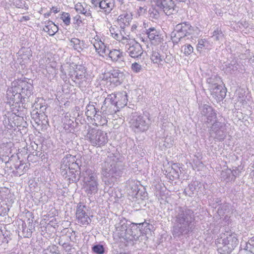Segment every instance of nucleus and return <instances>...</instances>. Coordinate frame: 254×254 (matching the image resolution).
<instances>
[{"label": "nucleus", "mask_w": 254, "mask_h": 254, "mask_svg": "<svg viewBox=\"0 0 254 254\" xmlns=\"http://www.w3.org/2000/svg\"><path fill=\"white\" fill-rule=\"evenodd\" d=\"M116 228L119 237L126 242L128 229L125 222L124 221H121L116 225Z\"/></svg>", "instance_id": "nucleus-13"}, {"label": "nucleus", "mask_w": 254, "mask_h": 254, "mask_svg": "<svg viewBox=\"0 0 254 254\" xmlns=\"http://www.w3.org/2000/svg\"><path fill=\"white\" fill-rule=\"evenodd\" d=\"M132 128L136 132L144 131L148 128V124L146 122L142 116L133 117L131 120Z\"/></svg>", "instance_id": "nucleus-10"}, {"label": "nucleus", "mask_w": 254, "mask_h": 254, "mask_svg": "<svg viewBox=\"0 0 254 254\" xmlns=\"http://www.w3.org/2000/svg\"><path fill=\"white\" fill-rule=\"evenodd\" d=\"M156 7L167 15L178 11V8L173 0H154Z\"/></svg>", "instance_id": "nucleus-5"}, {"label": "nucleus", "mask_w": 254, "mask_h": 254, "mask_svg": "<svg viewBox=\"0 0 254 254\" xmlns=\"http://www.w3.org/2000/svg\"><path fill=\"white\" fill-rule=\"evenodd\" d=\"M23 97L22 95H21V93H18L17 91H16V89H15V96H14V97H15V99L16 100H18V102L20 101V99L21 98Z\"/></svg>", "instance_id": "nucleus-51"}, {"label": "nucleus", "mask_w": 254, "mask_h": 254, "mask_svg": "<svg viewBox=\"0 0 254 254\" xmlns=\"http://www.w3.org/2000/svg\"><path fill=\"white\" fill-rule=\"evenodd\" d=\"M73 123V122L72 121H71V120H69L68 121V125H72V124Z\"/></svg>", "instance_id": "nucleus-63"}, {"label": "nucleus", "mask_w": 254, "mask_h": 254, "mask_svg": "<svg viewBox=\"0 0 254 254\" xmlns=\"http://www.w3.org/2000/svg\"><path fill=\"white\" fill-rule=\"evenodd\" d=\"M228 209V206L226 204H221L219 206L217 212L220 216H223Z\"/></svg>", "instance_id": "nucleus-40"}, {"label": "nucleus", "mask_w": 254, "mask_h": 254, "mask_svg": "<svg viewBox=\"0 0 254 254\" xmlns=\"http://www.w3.org/2000/svg\"><path fill=\"white\" fill-rule=\"evenodd\" d=\"M19 85L21 87L20 93L23 97H29L31 95L33 90V86L31 84L22 81Z\"/></svg>", "instance_id": "nucleus-17"}, {"label": "nucleus", "mask_w": 254, "mask_h": 254, "mask_svg": "<svg viewBox=\"0 0 254 254\" xmlns=\"http://www.w3.org/2000/svg\"><path fill=\"white\" fill-rule=\"evenodd\" d=\"M128 46L127 52L129 55L133 58L140 57L143 53V50L140 44L134 40L127 41L126 44Z\"/></svg>", "instance_id": "nucleus-8"}, {"label": "nucleus", "mask_w": 254, "mask_h": 254, "mask_svg": "<svg viewBox=\"0 0 254 254\" xmlns=\"http://www.w3.org/2000/svg\"><path fill=\"white\" fill-rule=\"evenodd\" d=\"M50 15H51L50 12H48V13H46L44 14V16L45 17H48L49 16H50Z\"/></svg>", "instance_id": "nucleus-62"}, {"label": "nucleus", "mask_w": 254, "mask_h": 254, "mask_svg": "<svg viewBox=\"0 0 254 254\" xmlns=\"http://www.w3.org/2000/svg\"><path fill=\"white\" fill-rule=\"evenodd\" d=\"M83 10H82L81 14H84L87 17H91V11L90 10V6L87 5L86 3H84Z\"/></svg>", "instance_id": "nucleus-42"}, {"label": "nucleus", "mask_w": 254, "mask_h": 254, "mask_svg": "<svg viewBox=\"0 0 254 254\" xmlns=\"http://www.w3.org/2000/svg\"><path fill=\"white\" fill-rule=\"evenodd\" d=\"M184 50V53L186 56L190 55L193 51V47L190 44H186L182 47Z\"/></svg>", "instance_id": "nucleus-39"}, {"label": "nucleus", "mask_w": 254, "mask_h": 254, "mask_svg": "<svg viewBox=\"0 0 254 254\" xmlns=\"http://www.w3.org/2000/svg\"><path fill=\"white\" fill-rule=\"evenodd\" d=\"M200 109L201 115L205 116L209 114V113L213 110L211 107L206 104L202 106Z\"/></svg>", "instance_id": "nucleus-38"}, {"label": "nucleus", "mask_w": 254, "mask_h": 254, "mask_svg": "<svg viewBox=\"0 0 254 254\" xmlns=\"http://www.w3.org/2000/svg\"><path fill=\"white\" fill-rule=\"evenodd\" d=\"M132 15L130 14L124 13L121 14L118 18L117 22L120 28L124 29V27L129 28L130 22L132 20Z\"/></svg>", "instance_id": "nucleus-15"}, {"label": "nucleus", "mask_w": 254, "mask_h": 254, "mask_svg": "<svg viewBox=\"0 0 254 254\" xmlns=\"http://www.w3.org/2000/svg\"><path fill=\"white\" fill-rule=\"evenodd\" d=\"M0 242L2 243H8V240L5 237H4V235H2V236H0Z\"/></svg>", "instance_id": "nucleus-54"}, {"label": "nucleus", "mask_w": 254, "mask_h": 254, "mask_svg": "<svg viewBox=\"0 0 254 254\" xmlns=\"http://www.w3.org/2000/svg\"><path fill=\"white\" fill-rule=\"evenodd\" d=\"M30 19V17L28 16H23L21 17L20 21L22 22L23 21H28Z\"/></svg>", "instance_id": "nucleus-56"}, {"label": "nucleus", "mask_w": 254, "mask_h": 254, "mask_svg": "<svg viewBox=\"0 0 254 254\" xmlns=\"http://www.w3.org/2000/svg\"><path fill=\"white\" fill-rule=\"evenodd\" d=\"M194 215L190 209L179 207L174 218L172 233L174 237L188 235L194 229Z\"/></svg>", "instance_id": "nucleus-1"}, {"label": "nucleus", "mask_w": 254, "mask_h": 254, "mask_svg": "<svg viewBox=\"0 0 254 254\" xmlns=\"http://www.w3.org/2000/svg\"><path fill=\"white\" fill-rule=\"evenodd\" d=\"M228 68L230 69V73H234L235 71L237 70L238 68L237 67V65L234 64H231L230 66L228 67Z\"/></svg>", "instance_id": "nucleus-48"}, {"label": "nucleus", "mask_w": 254, "mask_h": 254, "mask_svg": "<svg viewBox=\"0 0 254 254\" xmlns=\"http://www.w3.org/2000/svg\"><path fill=\"white\" fill-rule=\"evenodd\" d=\"M86 191L89 196L95 194L97 192L98 190L97 181L86 182Z\"/></svg>", "instance_id": "nucleus-22"}, {"label": "nucleus", "mask_w": 254, "mask_h": 254, "mask_svg": "<svg viewBox=\"0 0 254 254\" xmlns=\"http://www.w3.org/2000/svg\"><path fill=\"white\" fill-rule=\"evenodd\" d=\"M225 124L220 122H216L212 125L210 133L212 137L219 141H222L225 137Z\"/></svg>", "instance_id": "nucleus-7"}, {"label": "nucleus", "mask_w": 254, "mask_h": 254, "mask_svg": "<svg viewBox=\"0 0 254 254\" xmlns=\"http://www.w3.org/2000/svg\"><path fill=\"white\" fill-rule=\"evenodd\" d=\"M76 217L78 223L82 225L87 226L91 222V219L86 212L85 205L78 204L76 210Z\"/></svg>", "instance_id": "nucleus-9"}, {"label": "nucleus", "mask_w": 254, "mask_h": 254, "mask_svg": "<svg viewBox=\"0 0 254 254\" xmlns=\"http://www.w3.org/2000/svg\"><path fill=\"white\" fill-rule=\"evenodd\" d=\"M208 46L207 41L205 39H200L198 41L196 47L197 51L201 52L203 48H207Z\"/></svg>", "instance_id": "nucleus-33"}, {"label": "nucleus", "mask_w": 254, "mask_h": 254, "mask_svg": "<svg viewBox=\"0 0 254 254\" xmlns=\"http://www.w3.org/2000/svg\"><path fill=\"white\" fill-rule=\"evenodd\" d=\"M217 78L215 77H211L210 78H208L207 79V82L209 84V86H214L215 85H217V83L216 82Z\"/></svg>", "instance_id": "nucleus-45"}, {"label": "nucleus", "mask_w": 254, "mask_h": 254, "mask_svg": "<svg viewBox=\"0 0 254 254\" xmlns=\"http://www.w3.org/2000/svg\"><path fill=\"white\" fill-rule=\"evenodd\" d=\"M253 242V240H251L249 241V243L247 244V246H246V247H247V250H248V249H250V248L249 247V245H250V246H252L251 245V243H252Z\"/></svg>", "instance_id": "nucleus-60"}, {"label": "nucleus", "mask_w": 254, "mask_h": 254, "mask_svg": "<svg viewBox=\"0 0 254 254\" xmlns=\"http://www.w3.org/2000/svg\"><path fill=\"white\" fill-rule=\"evenodd\" d=\"M69 45L78 52H80L85 48L84 42L76 38H73L70 40Z\"/></svg>", "instance_id": "nucleus-24"}, {"label": "nucleus", "mask_w": 254, "mask_h": 254, "mask_svg": "<svg viewBox=\"0 0 254 254\" xmlns=\"http://www.w3.org/2000/svg\"><path fill=\"white\" fill-rule=\"evenodd\" d=\"M61 18L66 25H69L70 24V16L68 13L63 12L61 15Z\"/></svg>", "instance_id": "nucleus-36"}, {"label": "nucleus", "mask_w": 254, "mask_h": 254, "mask_svg": "<svg viewBox=\"0 0 254 254\" xmlns=\"http://www.w3.org/2000/svg\"><path fill=\"white\" fill-rule=\"evenodd\" d=\"M141 232L137 226V224L133 223L130 228L128 229V235L126 242L129 244H133L134 241H137L141 236Z\"/></svg>", "instance_id": "nucleus-11"}, {"label": "nucleus", "mask_w": 254, "mask_h": 254, "mask_svg": "<svg viewBox=\"0 0 254 254\" xmlns=\"http://www.w3.org/2000/svg\"><path fill=\"white\" fill-rule=\"evenodd\" d=\"M82 174L84 178H87L86 182L97 181V175L92 170L86 169L85 171L83 172Z\"/></svg>", "instance_id": "nucleus-27"}, {"label": "nucleus", "mask_w": 254, "mask_h": 254, "mask_svg": "<svg viewBox=\"0 0 254 254\" xmlns=\"http://www.w3.org/2000/svg\"><path fill=\"white\" fill-rule=\"evenodd\" d=\"M74 157L71 155H66L64 157L62 161L61 166V171L69 169L71 162H73V161H74Z\"/></svg>", "instance_id": "nucleus-25"}, {"label": "nucleus", "mask_w": 254, "mask_h": 254, "mask_svg": "<svg viewBox=\"0 0 254 254\" xmlns=\"http://www.w3.org/2000/svg\"><path fill=\"white\" fill-rule=\"evenodd\" d=\"M122 73L118 72V70H114L111 73V75L113 76L114 78H119L120 75H121Z\"/></svg>", "instance_id": "nucleus-53"}, {"label": "nucleus", "mask_w": 254, "mask_h": 254, "mask_svg": "<svg viewBox=\"0 0 254 254\" xmlns=\"http://www.w3.org/2000/svg\"><path fill=\"white\" fill-rule=\"evenodd\" d=\"M105 102H109L111 103L112 105H115L117 107V93L116 94H112L108 96V97L105 99Z\"/></svg>", "instance_id": "nucleus-35"}, {"label": "nucleus", "mask_w": 254, "mask_h": 254, "mask_svg": "<svg viewBox=\"0 0 254 254\" xmlns=\"http://www.w3.org/2000/svg\"><path fill=\"white\" fill-rule=\"evenodd\" d=\"M125 169L124 164L114 154L108 156L102 165L103 181L106 185H111Z\"/></svg>", "instance_id": "nucleus-2"}, {"label": "nucleus", "mask_w": 254, "mask_h": 254, "mask_svg": "<svg viewBox=\"0 0 254 254\" xmlns=\"http://www.w3.org/2000/svg\"><path fill=\"white\" fill-rule=\"evenodd\" d=\"M209 88L212 94L215 95L218 98H224L226 95L225 89L218 84L213 87L210 86Z\"/></svg>", "instance_id": "nucleus-21"}, {"label": "nucleus", "mask_w": 254, "mask_h": 254, "mask_svg": "<svg viewBox=\"0 0 254 254\" xmlns=\"http://www.w3.org/2000/svg\"><path fill=\"white\" fill-rule=\"evenodd\" d=\"M108 52H108L107 55L112 61H124V57L123 53L120 50L113 49L112 50H109Z\"/></svg>", "instance_id": "nucleus-19"}, {"label": "nucleus", "mask_w": 254, "mask_h": 254, "mask_svg": "<svg viewBox=\"0 0 254 254\" xmlns=\"http://www.w3.org/2000/svg\"><path fill=\"white\" fill-rule=\"evenodd\" d=\"M173 60L172 55H166L165 59H164V62L166 63H171Z\"/></svg>", "instance_id": "nucleus-52"}, {"label": "nucleus", "mask_w": 254, "mask_h": 254, "mask_svg": "<svg viewBox=\"0 0 254 254\" xmlns=\"http://www.w3.org/2000/svg\"><path fill=\"white\" fill-rule=\"evenodd\" d=\"M224 235V238L221 237L219 240V243L222 246L218 248V251L221 254H229L239 244L238 237L234 233L227 232Z\"/></svg>", "instance_id": "nucleus-3"}, {"label": "nucleus", "mask_w": 254, "mask_h": 254, "mask_svg": "<svg viewBox=\"0 0 254 254\" xmlns=\"http://www.w3.org/2000/svg\"><path fill=\"white\" fill-rule=\"evenodd\" d=\"M62 171L64 175H67L71 177L72 180H74V181H76L79 180L80 179L79 171L78 170L67 169Z\"/></svg>", "instance_id": "nucleus-28"}, {"label": "nucleus", "mask_w": 254, "mask_h": 254, "mask_svg": "<svg viewBox=\"0 0 254 254\" xmlns=\"http://www.w3.org/2000/svg\"><path fill=\"white\" fill-rule=\"evenodd\" d=\"M84 3L82 4L80 2H78L74 5V9L79 13L81 14L82 10H83Z\"/></svg>", "instance_id": "nucleus-44"}, {"label": "nucleus", "mask_w": 254, "mask_h": 254, "mask_svg": "<svg viewBox=\"0 0 254 254\" xmlns=\"http://www.w3.org/2000/svg\"><path fill=\"white\" fill-rule=\"evenodd\" d=\"M86 137L93 146L101 145L108 141L107 133L104 131L92 129L88 132Z\"/></svg>", "instance_id": "nucleus-4"}, {"label": "nucleus", "mask_w": 254, "mask_h": 254, "mask_svg": "<svg viewBox=\"0 0 254 254\" xmlns=\"http://www.w3.org/2000/svg\"><path fill=\"white\" fill-rule=\"evenodd\" d=\"M87 111L85 112L86 116L87 117L92 118V117L98 118L99 115L97 114L96 108L94 105H88L86 107Z\"/></svg>", "instance_id": "nucleus-30"}, {"label": "nucleus", "mask_w": 254, "mask_h": 254, "mask_svg": "<svg viewBox=\"0 0 254 254\" xmlns=\"http://www.w3.org/2000/svg\"><path fill=\"white\" fill-rule=\"evenodd\" d=\"M128 28V27H124V29L121 28V29L119 30V35L121 36L119 41H122L124 44L127 43V41L132 40L129 38V33L127 31Z\"/></svg>", "instance_id": "nucleus-26"}, {"label": "nucleus", "mask_w": 254, "mask_h": 254, "mask_svg": "<svg viewBox=\"0 0 254 254\" xmlns=\"http://www.w3.org/2000/svg\"><path fill=\"white\" fill-rule=\"evenodd\" d=\"M137 26L135 25H133L131 27V30L133 31L134 30L136 29Z\"/></svg>", "instance_id": "nucleus-64"}, {"label": "nucleus", "mask_w": 254, "mask_h": 254, "mask_svg": "<svg viewBox=\"0 0 254 254\" xmlns=\"http://www.w3.org/2000/svg\"><path fill=\"white\" fill-rule=\"evenodd\" d=\"M175 30L177 34H175L174 42L177 43L181 39L188 35H191L193 32V29L191 26L188 22H184L177 24L176 26Z\"/></svg>", "instance_id": "nucleus-6"}, {"label": "nucleus", "mask_w": 254, "mask_h": 254, "mask_svg": "<svg viewBox=\"0 0 254 254\" xmlns=\"http://www.w3.org/2000/svg\"><path fill=\"white\" fill-rule=\"evenodd\" d=\"M93 252L97 254H103L105 252L104 246L102 245L97 244L92 247Z\"/></svg>", "instance_id": "nucleus-34"}, {"label": "nucleus", "mask_w": 254, "mask_h": 254, "mask_svg": "<svg viewBox=\"0 0 254 254\" xmlns=\"http://www.w3.org/2000/svg\"><path fill=\"white\" fill-rule=\"evenodd\" d=\"M146 10V8L144 7H139L138 12L140 13H144Z\"/></svg>", "instance_id": "nucleus-57"}, {"label": "nucleus", "mask_w": 254, "mask_h": 254, "mask_svg": "<svg viewBox=\"0 0 254 254\" xmlns=\"http://www.w3.org/2000/svg\"><path fill=\"white\" fill-rule=\"evenodd\" d=\"M117 107L121 108L127 105V94L125 92L117 93Z\"/></svg>", "instance_id": "nucleus-23"}, {"label": "nucleus", "mask_w": 254, "mask_h": 254, "mask_svg": "<svg viewBox=\"0 0 254 254\" xmlns=\"http://www.w3.org/2000/svg\"><path fill=\"white\" fill-rule=\"evenodd\" d=\"M150 60L154 64L163 65L164 57L160 54V50L155 46L152 48Z\"/></svg>", "instance_id": "nucleus-14"}, {"label": "nucleus", "mask_w": 254, "mask_h": 254, "mask_svg": "<svg viewBox=\"0 0 254 254\" xmlns=\"http://www.w3.org/2000/svg\"><path fill=\"white\" fill-rule=\"evenodd\" d=\"M153 14L154 15V17L156 19L158 18L159 17V15L160 13H162V12H161L156 7L155 9V12H152Z\"/></svg>", "instance_id": "nucleus-50"}, {"label": "nucleus", "mask_w": 254, "mask_h": 254, "mask_svg": "<svg viewBox=\"0 0 254 254\" xmlns=\"http://www.w3.org/2000/svg\"><path fill=\"white\" fill-rule=\"evenodd\" d=\"M206 122L208 124H213L214 123L217 122L216 120V113L213 110L211 112L209 113V114H207L206 116Z\"/></svg>", "instance_id": "nucleus-32"}, {"label": "nucleus", "mask_w": 254, "mask_h": 254, "mask_svg": "<svg viewBox=\"0 0 254 254\" xmlns=\"http://www.w3.org/2000/svg\"><path fill=\"white\" fill-rule=\"evenodd\" d=\"M91 43L93 44L96 52L99 56H103V55H107L109 50L99 37H95L94 39L91 41Z\"/></svg>", "instance_id": "nucleus-12"}, {"label": "nucleus", "mask_w": 254, "mask_h": 254, "mask_svg": "<svg viewBox=\"0 0 254 254\" xmlns=\"http://www.w3.org/2000/svg\"><path fill=\"white\" fill-rule=\"evenodd\" d=\"M16 89V87L8 88L6 91V98L9 102H12L13 103H18V100H16L14 97L15 89Z\"/></svg>", "instance_id": "nucleus-29"}, {"label": "nucleus", "mask_w": 254, "mask_h": 254, "mask_svg": "<svg viewBox=\"0 0 254 254\" xmlns=\"http://www.w3.org/2000/svg\"><path fill=\"white\" fill-rule=\"evenodd\" d=\"M114 0H102L100 8L103 9L106 14H109L114 8Z\"/></svg>", "instance_id": "nucleus-18"}, {"label": "nucleus", "mask_w": 254, "mask_h": 254, "mask_svg": "<svg viewBox=\"0 0 254 254\" xmlns=\"http://www.w3.org/2000/svg\"><path fill=\"white\" fill-rule=\"evenodd\" d=\"M79 168L78 164L76 163L75 161H73V162H71L70 168L68 169L69 170H77V169Z\"/></svg>", "instance_id": "nucleus-46"}, {"label": "nucleus", "mask_w": 254, "mask_h": 254, "mask_svg": "<svg viewBox=\"0 0 254 254\" xmlns=\"http://www.w3.org/2000/svg\"><path fill=\"white\" fill-rule=\"evenodd\" d=\"M146 34L152 44L156 45L161 42L162 39L154 27H151L147 29Z\"/></svg>", "instance_id": "nucleus-16"}, {"label": "nucleus", "mask_w": 254, "mask_h": 254, "mask_svg": "<svg viewBox=\"0 0 254 254\" xmlns=\"http://www.w3.org/2000/svg\"><path fill=\"white\" fill-rule=\"evenodd\" d=\"M32 231L29 229V231L27 232L26 234L24 236L25 237L29 238L31 236Z\"/></svg>", "instance_id": "nucleus-58"}, {"label": "nucleus", "mask_w": 254, "mask_h": 254, "mask_svg": "<svg viewBox=\"0 0 254 254\" xmlns=\"http://www.w3.org/2000/svg\"><path fill=\"white\" fill-rule=\"evenodd\" d=\"M212 37L216 41L222 40L224 39V34L220 29L217 28L213 32Z\"/></svg>", "instance_id": "nucleus-31"}, {"label": "nucleus", "mask_w": 254, "mask_h": 254, "mask_svg": "<svg viewBox=\"0 0 254 254\" xmlns=\"http://www.w3.org/2000/svg\"><path fill=\"white\" fill-rule=\"evenodd\" d=\"M52 10H53V12H54L55 13H58L60 11V10L58 8L54 7L52 8Z\"/></svg>", "instance_id": "nucleus-59"}, {"label": "nucleus", "mask_w": 254, "mask_h": 254, "mask_svg": "<svg viewBox=\"0 0 254 254\" xmlns=\"http://www.w3.org/2000/svg\"><path fill=\"white\" fill-rule=\"evenodd\" d=\"M63 247H64V248H67V247H70L69 245L68 244H67V243H64V244H63Z\"/></svg>", "instance_id": "nucleus-61"}, {"label": "nucleus", "mask_w": 254, "mask_h": 254, "mask_svg": "<svg viewBox=\"0 0 254 254\" xmlns=\"http://www.w3.org/2000/svg\"><path fill=\"white\" fill-rule=\"evenodd\" d=\"M73 20L74 21V23L78 25H79L82 22L80 16L78 15H77L76 16L74 17Z\"/></svg>", "instance_id": "nucleus-47"}, {"label": "nucleus", "mask_w": 254, "mask_h": 254, "mask_svg": "<svg viewBox=\"0 0 254 254\" xmlns=\"http://www.w3.org/2000/svg\"><path fill=\"white\" fill-rule=\"evenodd\" d=\"M102 0H91V3L94 7L99 6L100 7V3Z\"/></svg>", "instance_id": "nucleus-49"}, {"label": "nucleus", "mask_w": 254, "mask_h": 254, "mask_svg": "<svg viewBox=\"0 0 254 254\" xmlns=\"http://www.w3.org/2000/svg\"><path fill=\"white\" fill-rule=\"evenodd\" d=\"M110 32L113 38L118 41L120 40L121 36L119 35V30L117 27L111 26L110 28Z\"/></svg>", "instance_id": "nucleus-37"}, {"label": "nucleus", "mask_w": 254, "mask_h": 254, "mask_svg": "<svg viewBox=\"0 0 254 254\" xmlns=\"http://www.w3.org/2000/svg\"><path fill=\"white\" fill-rule=\"evenodd\" d=\"M142 66L137 63H134L131 65V69L135 73H138L142 70Z\"/></svg>", "instance_id": "nucleus-43"}, {"label": "nucleus", "mask_w": 254, "mask_h": 254, "mask_svg": "<svg viewBox=\"0 0 254 254\" xmlns=\"http://www.w3.org/2000/svg\"><path fill=\"white\" fill-rule=\"evenodd\" d=\"M1 211H0V216H4L7 214V210L5 208H2Z\"/></svg>", "instance_id": "nucleus-55"}, {"label": "nucleus", "mask_w": 254, "mask_h": 254, "mask_svg": "<svg viewBox=\"0 0 254 254\" xmlns=\"http://www.w3.org/2000/svg\"><path fill=\"white\" fill-rule=\"evenodd\" d=\"M195 188L192 185H189L188 187L184 190V193L189 196L191 197L194 194Z\"/></svg>", "instance_id": "nucleus-41"}, {"label": "nucleus", "mask_w": 254, "mask_h": 254, "mask_svg": "<svg viewBox=\"0 0 254 254\" xmlns=\"http://www.w3.org/2000/svg\"><path fill=\"white\" fill-rule=\"evenodd\" d=\"M43 30L47 32L50 36L54 35L58 31V26L52 21L45 22V25Z\"/></svg>", "instance_id": "nucleus-20"}]
</instances>
